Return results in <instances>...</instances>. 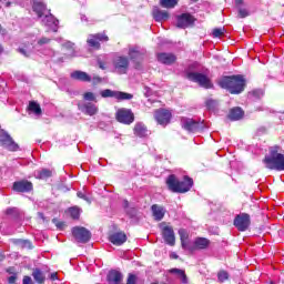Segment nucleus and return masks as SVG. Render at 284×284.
I'll return each mask as SVG.
<instances>
[{"mask_svg":"<svg viewBox=\"0 0 284 284\" xmlns=\"http://www.w3.org/2000/svg\"><path fill=\"white\" fill-rule=\"evenodd\" d=\"M165 184L170 192H173L174 194H185L190 192V190H192V186L194 185V180L185 175L183 180L180 181L179 178H176V175L170 174L166 178Z\"/></svg>","mask_w":284,"mask_h":284,"instance_id":"1","label":"nucleus"},{"mask_svg":"<svg viewBox=\"0 0 284 284\" xmlns=\"http://www.w3.org/2000/svg\"><path fill=\"white\" fill-rule=\"evenodd\" d=\"M219 85L230 94H241L245 90V78L241 74L225 75L219 81Z\"/></svg>","mask_w":284,"mask_h":284,"instance_id":"2","label":"nucleus"},{"mask_svg":"<svg viewBox=\"0 0 284 284\" xmlns=\"http://www.w3.org/2000/svg\"><path fill=\"white\" fill-rule=\"evenodd\" d=\"M270 154L263 159L267 170H276L283 172L284 170V154L281 153V145H274L268 149Z\"/></svg>","mask_w":284,"mask_h":284,"instance_id":"3","label":"nucleus"},{"mask_svg":"<svg viewBox=\"0 0 284 284\" xmlns=\"http://www.w3.org/2000/svg\"><path fill=\"white\" fill-rule=\"evenodd\" d=\"M186 78L189 81H193V83H197L201 88H205V90H210L214 88V84H212V81L207 75L199 72H189L186 74Z\"/></svg>","mask_w":284,"mask_h":284,"instance_id":"4","label":"nucleus"},{"mask_svg":"<svg viewBox=\"0 0 284 284\" xmlns=\"http://www.w3.org/2000/svg\"><path fill=\"white\" fill-rule=\"evenodd\" d=\"M233 225L239 232H247L250 225H252V217L247 213H240L235 215Z\"/></svg>","mask_w":284,"mask_h":284,"instance_id":"5","label":"nucleus"},{"mask_svg":"<svg viewBox=\"0 0 284 284\" xmlns=\"http://www.w3.org/2000/svg\"><path fill=\"white\" fill-rule=\"evenodd\" d=\"M115 121L123 125H132L134 123V112H132V109L121 108L115 112Z\"/></svg>","mask_w":284,"mask_h":284,"instance_id":"6","label":"nucleus"},{"mask_svg":"<svg viewBox=\"0 0 284 284\" xmlns=\"http://www.w3.org/2000/svg\"><path fill=\"white\" fill-rule=\"evenodd\" d=\"M71 232L77 243H89L92 239V233L83 226H74Z\"/></svg>","mask_w":284,"mask_h":284,"instance_id":"7","label":"nucleus"},{"mask_svg":"<svg viewBox=\"0 0 284 284\" xmlns=\"http://www.w3.org/2000/svg\"><path fill=\"white\" fill-rule=\"evenodd\" d=\"M101 41H110V38L105 34V32L90 34L87 39V44L93 50H101Z\"/></svg>","mask_w":284,"mask_h":284,"instance_id":"8","label":"nucleus"},{"mask_svg":"<svg viewBox=\"0 0 284 284\" xmlns=\"http://www.w3.org/2000/svg\"><path fill=\"white\" fill-rule=\"evenodd\" d=\"M154 119L159 125H170L172 111L163 108L156 109L154 111Z\"/></svg>","mask_w":284,"mask_h":284,"instance_id":"9","label":"nucleus"},{"mask_svg":"<svg viewBox=\"0 0 284 284\" xmlns=\"http://www.w3.org/2000/svg\"><path fill=\"white\" fill-rule=\"evenodd\" d=\"M182 129L185 130L186 132H199L203 126L201 125V122L191 119V118H185L182 116L180 118Z\"/></svg>","mask_w":284,"mask_h":284,"instance_id":"10","label":"nucleus"},{"mask_svg":"<svg viewBox=\"0 0 284 284\" xmlns=\"http://www.w3.org/2000/svg\"><path fill=\"white\" fill-rule=\"evenodd\" d=\"M176 28L185 30V28H190L196 23V18L191 13H182L176 17Z\"/></svg>","mask_w":284,"mask_h":284,"instance_id":"11","label":"nucleus"},{"mask_svg":"<svg viewBox=\"0 0 284 284\" xmlns=\"http://www.w3.org/2000/svg\"><path fill=\"white\" fill-rule=\"evenodd\" d=\"M12 190L13 192H18L20 194H27L34 190V185L28 180H20L13 182Z\"/></svg>","mask_w":284,"mask_h":284,"instance_id":"12","label":"nucleus"},{"mask_svg":"<svg viewBox=\"0 0 284 284\" xmlns=\"http://www.w3.org/2000/svg\"><path fill=\"white\" fill-rule=\"evenodd\" d=\"M114 70L118 72V74H128V70L130 68V59L121 55L118 57L114 62Z\"/></svg>","mask_w":284,"mask_h":284,"instance_id":"13","label":"nucleus"},{"mask_svg":"<svg viewBox=\"0 0 284 284\" xmlns=\"http://www.w3.org/2000/svg\"><path fill=\"white\" fill-rule=\"evenodd\" d=\"M129 59L133 62L135 70H141L143 68V53L136 49L129 50Z\"/></svg>","mask_w":284,"mask_h":284,"instance_id":"14","label":"nucleus"},{"mask_svg":"<svg viewBox=\"0 0 284 284\" xmlns=\"http://www.w3.org/2000/svg\"><path fill=\"white\" fill-rule=\"evenodd\" d=\"M0 145L7 148V150H10L11 152H17V150H19V144H17L8 133L0 135Z\"/></svg>","mask_w":284,"mask_h":284,"instance_id":"15","label":"nucleus"},{"mask_svg":"<svg viewBox=\"0 0 284 284\" xmlns=\"http://www.w3.org/2000/svg\"><path fill=\"white\" fill-rule=\"evenodd\" d=\"M162 236L166 245H171V247H174L176 243V237L174 236V229H172V226H164L162 229Z\"/></svg>","mask_w":284,"mask_h":284,"instance_id":"16","label":"nucleus"},{"mask_svg":"<svg viewBox=\"0 0 284 284\" xmlns=\"http://www.w3.org/2000/svg\"><path fill=\"white\" fill-rule=\"evenodd\" d=\"M156 59L163 65H174L176 63V54L174 53L161 52L156 54Z\"/></svg>","mask_w":284,"mask_h":284,"instance_id":"17","label":"nucleus"},{"mask_svg":"<svg viewBox=\"0 0 284 284\" xmlns=\"http://www.w3.org/2000/svg\"><path fill=\"white\" fill-rule=\"evenodd\" d=\"M210 240L206 237H196L193 246H189V252L194 253L196 250H207L210 247Z\"/></svg>","mask_w":284,"mask_h":284,"instance_id":"18","label":"nucleus"},{"mask_svg":"<svg viewBox=\"0 0 284 284\" xmlns=\"http://www.w3.org/2000/svg\"><path fill=\"white\" fill-rule=\"evenodd\" d=\"M109 241L113 245H123V243L128 241V235L123 231L114 232L111 235H109Z\"/></svg>","mask_w":284,"mask_h":284,"instance_id":"19","label":"nucleus"},{"mask_svg":"<svg viewBox=\"0 0 284 284\" xmlns=\"http://www.w3.org/2000/svg\"><path fill=\"white\" fill-rule=\"evenodd\" d=\"M108 284H121L123 283V273L116 270H110L106 275Z\"/></svg>","mask_w":284,"mask_h":284,"instance_id":"20","label":"nucleus"},{"mask_svg":"<svg viewBox=\"0 0 284 284\" xmlns=\"http://www.w3.org/2000/svg\"><path fill=\"white\" fill-rule=\"evenodd\" d=\"M229 121H241L245 118V111L241 106H234L230 109L229 114L226 115Z\"/></svg>","mask_w":284,"mask_h":284,"instance_id":"21","label":"nucleus"},{"mask_svg":"<svg viewBox=\"0 0 284 284\" xmlns=\"http://www.w3.org/2000/svg\"><path fill=\"white\" fill-rule=\"evenodd\" d=\"M78 106H79V110L84 112V114H88V116H94V114L99 112V108L97 106V104L92 102H88L82 105L78 104Z\"/></svg>","mask_w":284,"mask_h":284,"instance_id":"22","label":"nucleus"},{"mask_svg":"<svg viewBox=\"0 0 284 284\" xmlns=\"http://www.w3.org/2000/svg\"><path fill=\"white\" fill-rule=\"evenodd\" d=\"M32 10L34 13H37L38 19H42L48 11V6H45L43 2L34 1L32 4Z\"/></svg>","mask_w":284,"mask_h":284,"instance_id":"23","label":"nucleus"},{"mask_svg":"<svg viewBox=\"0 0 284 284\" xmlns=\"http://www.w3.org/2000/svg\"><path fill=\"white\" fill-rule=\"evenodd\" d=\"M152 17L158 22L168 21V19H170V13L168 11L159 9V7H154L152 11Z\"/></svg>","mask_w":284,"mask_h":284,"instance_id":"24","label":"nucleus"},{"mask_svg":"<svg viewBox=\"0 0 284 284\" xmlns=\"http://www.w3.org/2000/svg\"><path fill=\"white\" fill-rule=\"evenodd\" d=\"M151 211H152L154 221H163L165 216V209H163V206L153 204L151 206Z\"/></svg>","mask_w":284,"mask_h":284,"instance_id":"25","label":"nucleus"},{"mask_svg":"<svg viewBox=\"0 0 284 284\" xmlns=\"http://www.w3.org/2000/svg\"><path fill=\"white\" fill-rule=\"evenodd\" d=\"M71 79L74 81H82L84 83H90L92 81V77L84 71H74L71 73Z\"/></svg>","mask_w":284,"mask_h":284,"instance_id":"26","label":"nucleus"},{"mask_svg":"<svg viewBox=\"0 0 284 284\" xmlns=\"http://www.w3.org/2000/svg\"><path fill=\"white\" fill-rule=\"evenodd\" d=\"M133 132L135 136L143 139L148 136V126H145L143 123H136L133 128Z\"/></svg>","mask_w":284,"mask_h":284,"instance_id":"27","label":"nucleus"},{"mask_svg":"<svg viewBox=\"0 0 284 284\" xmlns=\"http://www.w3.org/2000/svg\"><path fill=\"white\" fill-rule=\"evenodd\" d=\"M31 276L38 284H44L45 283V273L41 271V268L36 267L32 270Z\"/></svg>","mask_w":284,"mask_h":284,"instance_id":"28","label":"nucleus"},{"mask_svg":"<svg viewBox=\"0 0 284 284\" xmlns=\"http://www.w3.org/2000/svg\"><path fill=\"white\" fill-rule=\"evenodd\" d=\"M28 111L36 114V116H41V114H43V110H41V104H39L37 101L29 102Z\"/></svg>","mask_w":284,"mask_h":284,"instance_id":"29","label":"nucleus"},{"mask_svg":"<svg viewBox=\"0 0 284 284\" xmlns=\"http://www.w3.org/2000/svg\"><path fill=\"white\" fill-rule=\"evenodd\" d=\"M44 19H45V24L49 27V28H58L59 27V19H57L54 17V14H52L49 10V14L44 16Z\"/></svg>","mask_w":284,"mask_h":284,"instance_id":"30","label":"nucleus"},{"mask_svg":"<svg viewBox=\"0 0 284 284\" xmlns=\"http://www.w3.org/2000/svg\"><path fill=\"white\" fill-rule=\"evenodd\" d=\"M115 99L118 101H131V99H134V95L132 93L116 91Z\"/></svg>","mask_w":284,"mask_h":284,"instance_id":"31","label":"nucleus"},{"mask_svg":"<svg viewBox=\"0 0 284 284\" xmlns=\"http://www.w3.org/2000/svg\"><path fill=\"white\" fill-rule=\"evenodd\" d=\"M161 8H166L171 10L172 8H176L179 6V0H160Z\"/></svg>","mask_w":284,"mask_h":284,"instance_id":"32","label":"nucleus"},{"mask_svg":"<svg viewBox=\"0 0 284 284\" xmlns=\"http://www.w3.org/2000/svg\"><path fill=\"white\" fill-rule=\"evenodd\" d=\"M52 178V171L50 169H42L38 172L37 179L40 181H45L48 179Z\"/></svg>","mask_w":284,"mask_h":284,"instance_id":"33","label":"nucleus"},{"mask_svg":"<svg viewBox=\"0 0 284 284\" xmlns=\"http://www.w3.org/2000/svg\"><path fill=\"white\" fill-rule=\"evenodd\" d=\"M170 274H179L181 282L184 284H187V275L185 274V271L180 268H171Z\"/></svg>","mask_w":284,"mask_h":284,"instance_id":"34","label":"nucleus"},{"mask_svg":"<svg viewBox=\"0 0 284 284\" xmlns=\"http://www.w3.org/2000/svg\"><path fill=\"white\" fill-rule=\"evenodd\" d=\"M69 214L71 216V219H73L74 221H79L80 216H81V211H79V207L73 206L69 209Z\"/></svg>","mask_w":284,"mask_h":284,"instance_id":"35","label":"nucleus"},{"mask_svg":"<svg viewBox=\"0 0 284 284\" xmlns=\"http://www.w3.org/2000/svg\"><path fill=\"white\" fill-rule=\"evenodd\" d=\"M100 94L102 99H109V98L116 99V91H112L110 89L101 91Z\"/></svg>","mask_w":284,"mask_h":284,"instance_id":"36","label":"nucleus"},{"mask_svg":"<svg viewBox=\"0 0 284 284\" xmlns=\"http://www.w3.org/2000/svg\"><path fill=\"white\" fill-rule=\"evenodd\" d=\"M230 278V273H227V271H220L217 273V281L220 283H225V281H227Z\"/></svg>","mask_w":284,"mask_h":284,"instance_id":"37","label":"nucleus"},{"mask_svg":"<svg viewBox=\"0 0 284 284\" xmlns=\"http://www.w3.org/2000/svg\"><path fill=\"white\" fill-rule=\"evenodd\" d=\"M216 105H219V102L216 100L209 99L205 101V106L207 108V110H216Z\"/></svg>","mask_w":284,"mask_h":284,"instance_id":"38","label":"nucleus"},{"mask_svg":"<svg viewBox=\"0 0 284 284\" xmlns=\"http://www.w3.org/2000/svg\"><path fill=\"white\" fill-rule=\"evenodd\" d=\"M124 210H126V214H130V216L136 214V209H130V202L128 200H124Z\"/></svg>","mask_w":284,"mask_h":284,"instance_id":"39","label":"nucleus"},{"mask_svg":"<svg viewBox=\"0 0 284 284\" xmlns=\"http://www.w3.org/2000/svg\"><path fill=\"white\" fill-rule=\"evenodd\" d=\"M214 39H219V37H223L225 34V28H215L212 32Z\"/></svg>","mask_w":284,"mask_h":284,"instance_id":"40","label":"nucleus"},{"mask_svg":"<svg viewBox=\"0 0 284 284\" xmlns=\"http://www.w3.org/2000/svg\"><path fill=\"white\" fill-rule=\"evenodd\" d=\"M179 236H180V241H187L190 239V234L185 229L179 230Z\"/></svg>","mask_w":284,"mask_h":284,"instance_id":"41","label":"nucleus"},{"mask_svg":"<svg viewBox=\"0 0 284 284\" xmlns=\"http://www.w3.org/2000/svg\"><path fill=\"white\" fill-rule=\"evenodd\" d=\"M52 223L55 224V227H58V230H64L65 229V222H61L57 217H54L52 220Z\"/></svg>","mask_w":284,"mask_h":284,"instance_id":"42","label":"nucleus"},{"mask_svg":"<svg viewBox=\"0 0 284 284\" xmlns=\"http://www.w3.org/2000/svg\"><path fill=\"white\" fill-rule=\"evenodd\" d=\"M84 101H97V95H94L92 92H85L83 94Z\"/></svg>","mask_w":284,"mask_h":284,"instance_id":"43","label":"nucleus"},{"mask_svg":"<svg viewBox=\"0 0 284 284\" xmlns=\"http://www.w3.org/2000/svg\"><path fill=\"white\" fill-rule=\"evenodd\" d=\"M20 247H29V250H32V242L28 240H19Z\"/></svg>","mask_w":284,"mask_h":284,"instance_id":"44","label":"nucleus"},{"mask_svg":"<svg viewBox=\"0 0 284 284\" xmlns=\"http://www.w3.org/2000/svg\"><path fill=\"white\" fill-rule=\"evenodd\" d=\"M239 17L240 19H245L246 17H250V11H247V9L240 8Z\"/></svg>","mask_w":284,"mask_h":284,"instance_id":"45","label":"nucleus"},{"mask_svg":"<svg viewBox=\"0 0 284 284\" xmlns=\"http://www.w3.org/2000/svg\"><path fill=\"white\" fill-rule=\"evenodd\" d=\"M126 284H136V275L130 273L126 280Z\"/></svg>","mask_w":284,"mask_h":284,"instance_id":"46","label":"nucleus"},{"mask_svg":"<svg viewBox=\"0 0 284 284\" xmlns=\"http://www.w3.org/2000/svg\"><path fill=\"white\" fill-rule=\"evenodd\" d=\"M51 41H52V39L42 37L40 40H38V45H45V44L50 43Z\"/></svg>","mask_w":284,"mask_h":284,"instance_id":"47","label":"nucleus"},{"mask_svg":"<svg viewBox=\"0 0 284 284\" xmlns=\"http://www.w3.org/2000/svg\"><path fill=\"white\" fill-rule=\"evenodd\" d=\"M17 212V207H9L4 211L7 216H13V214Z\"/></svg>","mask_w":284,"mask_h":284,"instance_id":"48","label":"nucleus"},{"mask_svg":"<svg viewBox=\"0 0 284 284\" xmlns=\"http://www.w3.org/2000/svg\"><path fill=\"white\" fill-rule=\"evenodd\" d=\"M23 284H34V282H32V277L24 275L23 280H22Z\"/></svg>","mask_w":284,"mask_h":284,"instance_id":"49","label":"nucleus"},{"mask_svg":"<svg viewBox=\"0 0 284 284\" xmlns=\"http://www.w3.org/2000/svg\"><path fill=\"white\" fill-rule=\"evenodd\" d=\"M8 284H17V273H13V275L8 278Z\"/></svg>","mask_w":284,"mask_h":284,"instance_id":"50","label":"nucleus"},{"mask_svg":"<svg viewBox=\"0 0 284 284\" xmlns=\"http://www.w3.org/2000/svg\"><path fill=\"white\" fill-rule=\"evenodd\" d=\"M98 65H99L100 70H105L106 69L105 62H103V60H101V59H98Z\"/></svg>","mask_w":284,"mask_h":284,"instance_id":"51","label":"nucleus"},{"mask_svg":"<svg viewBox=\"0 0 284 284\" xmlns=\"http://www.w3.org/2000/svg\"><path fill=\"white\" fill-rule=\"evenodd\" d=\"M50 278H51L52 281H59V275H58V273H57V272L51 273Z\"/></svg>","mask_w":284,"mask_h":284,"instance_id":"52","label":"nucleus"},{"mask_svg":"<svg viewBox=\"0 0 284 284\" xmlns=\"http://www.w3.org/2000/svg\"><path fill=\"white\" fill-rule=\"evenodd\" d=\"M77 196H78L79 199H83L84 201H88V199H87L85 194H83V192H78V193H77Z\"/></svg>","mask_w":284,"mask_h":284,"instance_id":"53","label":"nucleus"},{"mask_svg":"<svg viewBox=\"0 0 284 284\" xmlns=\"http://www.w3.org/2000/svg\"><path fill=\"white\" fill-rule=\"evenodd\" d=\"M181 245H182L183 250H189V247H187V240L181 241Z\"/></svg>","mask_w":284,"mask_h":284,"instance_id":"54","label":"nucleus"},{"mask_svg":"<svg viewBox=\"0 0 284 284\" xmlns=\"http://www.w3.org/2000/svg\"><path fill=\"white\" fill-rule=\"evenodd\" d=\"M20 54H23L24 57H29L28 51L26 49H19Z\"/></svg>","mask_w":284,"mask_h":284,"instance_id":"55","label":"nucleus"},{"mask_svg":"<svg viewBox=\"0 0 284 284\" xmlns=\"http://www.w3.org/2000/svg\"><path fill=\"white\" fill-rule=\"evenodd\" d=\"M244 1L243 0H235V6H243Z\"/></svg>","mask_w":284,"mask_h":284,"instance_id":"56","label":"nucleus"},{"mask_svg":"<svg viewBox=\"0 0 284 284\" xmlns=\"http://www.w3.org/2000/svg\"><path fill=\"white\" fill-rule=\"evenodd\" d=\"M39 219H42V221H45V215L43 213H38Z\"/></svg>","mask_w":284,"mask_h":284,"instance_id":"57","label":"nucleus"},{"mask_svg":"<svg viewBox=\"0 0 284 284\" xmlns=\"http://www.w3.org/2000/svg\"><path fill=\"white\" fill-rule=\"evenodd\" d=\"M170 258L176 260V258H179V255H178L176 253H172V254L170 255Z\"/></svg>","mask_w":284,"mask_h":284,"instance_id":"58","label":"nucleus"},{"mask_svg":"<svg viewBox=\"0 0 284 284\" xmlns=\"http://www.w3.org/2000/svg\"><path fill=\"white\" fill-rule=\"evenodd\" d=\"M93 80L97 81L98 83H101V78L99 77H94Z\"/></svg>","mask_w":284,"mask_h":284,"instance_id":"59","label":"nucleus"},{"mask_svg":"<svg viewBox=\"0 0 284 284\" xmlns=\"http://www.w3.org/2000/svg\"><path fill=\"white\" fill-rule=\"evenodd\" d=\"M11 6H12V2H10V1L6 2V8H10Z\"/></svg>","mask_w":284,"mask_h":284,"instance_id":"60","label":"nucleus"},{"mask_svg":"<svg viewBox=\"0 0 284 284\" xmlns=\"http://www.w3.org/2000/svg\"><path fill=\"white\" fill-rule=\"evenodd\" d=\"M13 270H14L13 267H10V268L7 270V272H8L9 274H12V271H13Z\"/></svg>","mask_w":284,"mask_h":284,"instance_id":"61","label":"nucleus"},{"mask_svg":"<svg viewBox=\"0 0 284 284\" xmlns=\"http://www.w3.org/2000/svg\"><path fill=\"white\" fill-rule=\"evenodd\" d=\"M3 52V47L0 44V54Z\"/></svg>","mask_w":284,"mask_h":284,"instance_id":"62","label":"nucleus"},{"mask_svg":"<svg viewBox=\"0 0 284 284\" xmlns=\"http://www.w3.org/2000/svg\"><path fill=\"white\" fill-rule=\"evenodd\" d=\"M3 32V26L0 24V34Z\"/></svg>","mask_w":284,"mask_h":284,"instance_id":"63","label":"nucleus"},{"mask_svg":"<svg viewBox=\"0 0 284 284\" xmlns=\"http://www.w3.org/2000/svg\"><path fill=\"white\" fill-rule=\"evenodd\" d=\"M152 284H159V283L154 282V283H152Z\"/></svg>","mask_w":284,"mask_h":284,"instance_id":"64","label":"nucleus"}]
</instances>
